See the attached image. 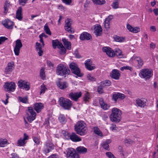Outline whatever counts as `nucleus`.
Wrapping results in <instances>:
<instances>
[{
	"mask_svg": "<svg viewBox=\"0 0 158 158\" xmlns=\"http://www.w3.org/2000/svg\"><path fill=\"white\" fill-rule=\"evenodd\" d=\"M66 152V156L67 158H79V155L73 148H68Z\"/></svg>",
	"mask_w": 158,
	"mask_h": 158,
	"instance_id": "obj_10",
	"label": "nucleus"
},
{
	"mask_svg": "<svg viewBox=\"0 0 158 158\" xmlns=\"http://www.w3.org/2000/svg\"><path fill=\"white\" fill-rule=\"evenodd\" d=\"M76 150L78 153H85L87 151V149L83 146L77 147L76 148Z\"/></svg>",
	"mask_w": 158,
	"mask_h": 158,
	"instance_id": "obj_34",
	"label": "nucleus"
},
{
	"mask_svg": "<svg viewBox=\"0 0 158 158\" xmlns=\"http://www.w3.org/2000/svg\"><path fill=\"white\" fill-rule=\"evenodd\" d=\"M122 111L119 109L114 107L111 109V114L110 116L112 122L118 123L121 119Z\"/></svg>",
	"mask_w": 158,
	"mask_h": 158,
	"instance_id": "obj_1",
	"label": "nucleus"
},
{
	"mask_svg": "<svg viewBox=\"0 0 158 158\" xmlns=\"http://www.w3.org/2000/svg\"><path fill=\"white\" fill-rule=\"evenodd\" d=\"M34 142L37 145H39L40 144V139L38 137H34L33 138Z\"/></svg>",
	"mask_w": 158,
	"mask_h": 158,
	"instance_id": "obj_50",
	"label": "nucleus"
},
{
	"mask_svg": "<svg viewBox=\"0 0 158 158\" xmlns=\"http://www.w3.org/2000/svg\"><path fill=\"white\" fill-rule=\"evenodd\" d=\"M114 39L117 42H121L125 41V38L123 37L115 36L114 37Z\"/></svg>",
	"mask_w": 158,
	"mask_h": 158,
	"instance_id": "obj_40",
	"label": "nucleus"
},
{
	"mask_svg": "<svg viewBox=\"0 0 158 158\" xmlns=\"http://www.w3.org/2000/svg\"><path fill=\"white\" fill-rule=\"evenodd\" d=\"M92 38L91 35L88 32H84L80 36V39L82 40H89Z\"/></svg>",
	"mask_w": 158,
	"mask_h": 158,
	"instance_id": "obj_23",
	"label": "nucleus"
},
{
	"mask_svg": "<svg viewBox=\"0 0 158 158\" xmlns=\"http://www.w3.org/2000/svg\"><path fill=\"white\" fill-rule=\"evenodd\" d=\"M7 40V38L5 36H2L0 37V45L3 43Z\"/></svg>",
	"mask_w": 158,
	"mask_h": 158,
	"instance_id": "obj_54",
	"label": "nucleus"
},
{
	"mask_svg": "<svg viewBox=\"0 0 158 158\" xmlns=\"http://www.w3.org/2000/svg\"><path fill=\"white\" fill-rule=\"evenodd\" d=\"M127 28L130 32L132 33H137L140 31V29L138 27H133L129 24L127 25Z\"/></svg>",
	"mask_w": 158,
	"mask_h": 158,
	"instance_id": "obj_25",
	"label": "nucleus"
},
{
	"mask_svg": "<svg viewBox=\"0 0 158 158\" xmlns=\"http://www.w3.org/2000/svg\"><path fill=\"white\" fill-rule=\"evenodd\" d=\"M104 84L105 86H109L111 84V82L108 80H106L104 82Z\"/></svg>",
	"mask_w": 158,
	"mask_h": 158,
	"instance_id": "obj_62",
	"label": "nucleus"
},
{
	"mask_svg": "<svg viewBox=\"0 0 158 158\" xmlns=\"http://www.w3.org/2000/svg\"><path fill=\"white\" fill-rule=\"evenodd\" d=\"M93 2L96 5H102L106 3L105 0H92Z\"/></svg>",
	"mask_w": 158,
	"mask_h": 158,
	"instance_id": "obj_38",
	"label": "nucleus"
},
{
	"mask_svg": "<svg viewBox=\"0 0 158 158\" xmlns=\"http://www.w3.org/2000/svg\"><path fill=\"white\" fill-rule=\"evenodd\" d=\"M53 148V146L52 143H46L44 146L43 151L44 153L46 154L49 153Z\"/></svg>",
	"mask_w": 158,
	"mask_h": 158,
	"instance_id": "obj_22",
	"label": "nucleus"
},
{
	"mask_svg": "<svg viewBox=\"0 0 158 158\" xmlns=\"http://www.w3.org/2000/svg\"><path fill=\"white\" fill-rule=\"evenodd\" d=\"M120 74L118 70L117 69H114L110 73L111 77L115 80L119 79Z\"/></svg>",
	"mask_w": 158,
	"mask_h": 158,
	"instance_id": "obj_26",
	"label": "nucleus"
},
{
	"mask_svg": "<svg viewBox=\"0 0 158 158\" xmlns=\"http://www.w3.org/2000/svg\"><path fill=\"white\" fill-rule=\"evenodd\" d=\"M47 89L45 85L43 84L40 86V94L44 93L45 91L47 90Z\"/></svg>",
	"mask_w": 158,
	"mask_h": 158,
	"instance_id": "obj_44",
	"label": "nucleus"
},
{
	"mask_svg": "<svg viewBox=\"0 0 158 158\" xmlns=\"http://www.w3.org/2000/svg\"><path fill=\"white\" fill-rule=\"evenodd\" d=\"M85 64L86 68L89 70H91L95 68V65L93 64L92 61L90 59H88L86 60Z\"/></svg>",
	"mask_w": 158,
	"mask_h": 158,
	"instance_id": "obj_20",
	"label": "nucleus"
},
{
	"mask_svg": "<svg viewBox=\"0 0 158 158\" xmlns=\"http://www.w3.org/2000/svg\"><path fill=\"white\" fill-rule=\"evenodd\" d=\"M75 129L77 134L80 135H84L87 133V128L84 122L79 121L75 126Z\"/></svg>",
	"mask_w": 158,
	"mask_h": 158,
	"instance_id": "obj_2",
	"label": "nucleus"
},
{
	"mask_svg": "<svg viewBox=\"0 0 158 158\" xmlns=\"http://www.w3.org/2000/svg\"><path fill=\"white\" fill-rule=\"evenodd\" d=\"M103 87L101 86H99L98 88V92L99 94H102L103 92Z\"/></svg>",
	"mask_w": 158,
	"mask_h": 158,
	"instance_id": "obj_56",
	"label": "nucleus"
},
{
	"mask_svg": "<svg viewBox=\"0 0 158 158\" xmlns=\"http://www.w3.org/2000/svg\"><path fill=\"white\" fill-rule=\"evenodd\" d=\"M14 66L13 62H9L5 69L4 72L6 74H10L13 71Z\"/></svg>",
	"mask_w": 158,
	"mask_h": 158,
	"instance_id": "obj_18",
	"label": "nucleus"
},
{
	"mask_svg": "<svg viewBox=\"0 0 158 158\" xmlns=\"http://www.w3.org/2000/svg\"><path fill=\"white\" fill-rule=\"evenodd\" d=\"M93 130L94 133L98 136L101 137L103 136L102 132L98 127H94Z\"/></svg>",
	"mask_w": 158,
	"mask_h": 158,
	"instance_id": "obj_32",
	"label": "nucleus"
},
{
	"mask_svg": "<svg viewBox=\"0 0 158 158\" xmlns=\"http://www.w3.org/2000/svg\"><path fill=\"white\" fill-rule=\"evenodd\" d=\"M139 74L141 78L149 79L153 75V71L151 69H143L141 70Z\"/></svg>",
	"mask_w": 158,
	"mask_h": 158,
	"instance_id": "obj_8",
	"label": "nucleus"
},
{
	"mask_svg": "<svg viewBox=\"0 0 158 158\" xmlns=\"http://www.w3.org/2000/svg\"><path fill=\"white\" fill-rule=\"evenodd\" d=\"M36 49L37 51L40 56H41L43 54V51L42 49V46L40 44L36 43Z\"/></svg>",
	"mask_w": 158,
	"mask_h": 158,
	"instance_id": "obj_31",
	"label": "nucleus"
},
{
	"mask_svg": "<svg viewBox=\"0 0 158 158\" xmlns=\"http://www.w3.org/2000/svg\"><path fill=\"white\" fill-rule=\"evenodd\" d=\"M94 30V32L97 36H99L102 35V30L101 26L98 24L94 25L92 28Z\"/></svg>",
	"mask_w": 158,
	"mask_h": 158,
	"instance_id": "obj_15",
	"label": "nucleus"
},
{
	"mask_svg": "<svg viewBox=\"0 0 158 158\" xmlns=\"http://www.w3.org/2000/svg\"><path fill=\"white\" fill-rule=\"evenodd\" d=\"M90 99V96L89 94L88 93H87L85 95L84 97V100L86 103L87 102H89Z\"/></svg>",
	"mask_w": 158,
	"mask_h": 158,
	"instance_id": "obj_49",
	"label": "nucleus"
},
{
	"mask_svg": "<svg viewBox=\"0 0 158 158\" xmlns=\"http://www.w3.org/2000/svg\"><path fill=\"white\" fill-rule=\"evenodd\" d=\"M112 6L114 9H117L118 8V1L115 0L113 2Z\"/></svg>",
	"mask_w": 158,
	"mask_h": 158,
	"instance_id": "obj_48",
	"label": "nucleus"
},
{
	"mask_svg": "<svg viewBox=\"0 0 158 158\" xmlns=\"http://www.w3.org/2000/svg\"><path fill=\"white\" fill-rule=\"evenodd\" d=\"M4 27L8 29H12L13 27V23L9 19H6L2 21Z\"/></svg>",
	"mask_w": 158,
	"mask_h": 158,
	"instance_id": "obj_21",
	"label": "nucleus"
},
{
	"mask_svg": "<svg viewBox=\"0 0 158 158\" xmlns=\"http://www.w3.org/2000/svg\"><path fill=\"white\" fill-rule=\"evenodd\" d=\"M118 94L117 93H115L113 94V95L112 99L113 101H114L115 102H117V100L118 99Z\"/></svg>",
	"mask_w": 158,
	"mask_h": 158,
	"instance_id": "obj_51",
	"label": "nucleus"
},
{
	"mask_svg": "<svg viewBox=\"0 0 158 158\" xmlns=\"http://www.w3.org/2000/svg\"><path fill=\"white\" fill-rule=\"evenodd\" d=\"M44 30L47 34L50 35H51V31L47 24L44 26Z\"/></svg>",
	"mask_w": 158,
	"mask_h": 158,
	"instance_id": "obj_46",
	"label": "nucleus"
},
{
	"mask_svg": "<svg viewBox=\"0 0 158 158\" xmlns=\"http://www.w3.org/2000/svg\"><path fill=\"white\" fill-rule=\"evenodd\" d=\"M102 51L105 52L110 57H114L115 55L114 51L109 47H104L102 48Z\"/></svg>",
	"mask_w": 158,
	"mask_h": 158,
	"instance_id": "obj_16",
	"label": "nucleus"
},
{
	"mask_svg": "<svg viewBox=\"0 0 158 158\" xmlns=\"http://www.w3.org/2000/svg\"><path fill=\"white\" fill-rule=\"evenodd\" d=\"M45 35V34L44 33H42L39 35V37L40 38V41L42 43L43 46L44 45V43L43 40L42 38V37Z\"/></svg>",
	"mask_w": 158,
	"mask_h": 158,
	"instance_id": "obj_57",
	"label": "nucleus"
},
{
	"mask_svg": "<svg viewBox=\"0 0 158 158\" xmlns=\"http://www.w3.org/2000/svg\"><path fill=\"white\" fill-rule=\"evenodd\" d=\"M22 9L21 7H19L16 11V18L19 21L23 19Z\"/></svg>",
	"mask_w": 158,
	"mask_h": 158,
	"instance_id": "obj_27",
	"label": "nucleus"
},
{
	"mask_svg": "<svg viewBox=\"0 0 158 158\" xmlns=\"http://www.w3.org/2000/svg\"><path fill=\"white\" fill-rule=\"evenodd\" d=\"M117 128L116 125L114 124H112L110 128V130L114 131H116Z\"/></svg>",
	"mask_w": 158,
	"mask_h": 158,
	"instance_id": "obj_53",
	"label": "nucleus"
},
{
	"mask_svg": "<svg viewBox=\"0 0 158 158\" xmlns=\"http://www.w3.org/2000/svg\"><path fill=\"white\" fill-rule=\"evenodd\" d=\"M71 19H67L65 20V25L64 26V29L65 30L70 33H73L74 31V30L71 29V24L70 23Z\"/></svg>",
	"mask_w": 158,
	"mask_h": 158,
	"instance_id": "obj_17",
	"label": "nucleus"
},
{
	"mask_svg": "<svg viewBox=\"0 0 158 158\" xmlns=\"http://www.w3.org/2000/svg\"><path fill=\"white\" fill-rule=\"evenodd\" d=\"M8 143V142L6 139H0V147H4Z\"/></svg>",
	"mask_w": 158,
	"mask_h": 158,
	"instance_id": "obj_36",
	"label": "nucleus"
},
{
	"mask_svg": "<svg viewBox=\"0 0 158 158\" xmlns=\"http://www.w3.org/2000/svg\"><path fill=\"white\" fill-rule=\"evenodd\" d=\"M59 102L60 105L65 109H69L72 105V102L70 100L63 97L60 98Z\"/></svg>",
	"mask_w": 158,
	"mask_h": 158,
	"instance_id": "obj_7",
	"label": "nucleus"
},
{
	"mask_svg": "<svg viewBox=\"0 0 158 158\" xmlns=\"http://www.w3.org/2000/svg\"><path fill=\"white\" fill-rule=\"evenodd\" d=\"M44 107L43 105L40 102L35 103L34 104V109L37 113L40 112Z\"/></svg>",
	"mask_w": 158,
	"mask_h": 158,
	"instance_id": "obj_24",
	"label": "nucleus"
},
{
	"mask_svg": "<svg viewBox=\"0 0 158 158\" xmlns=\"http://www.w3.org/2000/svg\"><path fill=\"white\" fill-rule=\"evenodd\" d=\"M27 141L23 140L22 138H21L17 142V145L19 146H23L26 143Z\"/></svg>",
	"mask_w": 158,
	"mask_h": 158,
	"instance_id": "obj_42",
	"label": "nucleus"
},
{
	"mask_svg": "<svg viewBox=\"0 0 158 158\" xmlns=\"http://www.w3.org/2000/svg\"><path fill=\"white\" fill-rule=\"evenodd\" d=\"M18 85L19 88L26 90H28L30 88V83L24 81L20 80L18 82Z\"/></svg>",
	"mask_w": 158,
	"mask_h": 158,
	"instance_id": "obj_12",
	"label": "nucleus"
},
{
	"mask_svg": "<svg viewBox=\"0 0 158 158\" xmlns=\"http://www.w3.org/2000/svg\"><path fill=\"white\" fill-rule=\"evenodd\" d=\"M81 92H71L69 94V98L72 100L76 101L80 97L81 95Z\"/></svg>",
	"mask_w": 158,
	"mask_h": 158,
	"instance_id": "obj_19",
	"label": "nucleus"
},
{
	"mask_svg": "<svg viewBox=\"0 0 158 158\" xmlns=\"http://www.w3.org/2000/svg\"><path fill=\"white\" fill-rule=\"evenodd\" d=\"M58 48L60 49V54H64L66 53V49L62 44H60Z\"/></svg>",
	"mask_w": 158,
	"mask_h": 158,
	"instance_id": "obj_39",
	"label": "nucleus"
},
{
	"mask_svg": "<svg viewBox=\"0 0 158 158\" xmlns=\"http://www.w3.org/2000/svg\"><path fill=\"white\" fill-rule=\"evenodd\" d=\"M11 4L8 0H6L4 5V10L5 13H7L8 10V8L11 6Z\"/></svg>",
	"mask_w": 158,
	"mask_h": 158,
	"instance_id": "obj_33",
	"label": "nucleus"
},
{
	"mask_svg": "<svg viewBox=\"0 0 158 158\" xmlns=\"http://www.w3.org/2000/svg\"><path fill=\"white\" fill-rule=\"evenodd\" d=\"M62 41L63 42V44L64 46L66 47V48L68 50H70L71 49V43L69 42L65 38H63Z\"/></svg>",
	"mask_w": 158,
	"mask_h": 158,
	"instance_id": "obj_30",
	"label": "nucleus"
},
{
	"mask_svg": "<svg viewBox=\"0 0 158 158\" xmlns=\"http://www.w3.org/2000/svg\"><path fill=\"white\" fill-rule=\"evenodd\" d=\"M23 44L20 40L18 39L16 41L15 46L14 49V51L15 55H19L20 50Z\"/></svg>",
	"mask_w": 158,
	"mask_h": 158,
	"instance_id": "obj_13",
	"label": "nucleus"
},
{
	"mask_svg": "<svg viewBox=\"0 0 158 158\" xmlns=\"http://www.w3.org/2000/svg\"><path fill=\"white\" fill-rule=\"evenodd\" d=\"M4 87L7 91L13 92L15 89V83L13 82H6L5 83L4 85Z\"/></svg>",
	"mask_w": 158,
	"mask_h": 158,
	"instance_id": "obj_14",
	"label": "nucleus"
},
{
	"mask_svg": "<svg viewBox=\"0 0 158 158\" xmlns=\"http://www.w3.org/2000/svg\"><path fill=\"white\" fill-rule=\"evenodd\" d=\"M58 120L59 122L62 123H64L66 122V118L65 116L63 114H60L59 116Z\"/></svg>",
	"mask_w": 158,
	"mask_h": 158,
	"instance_id": "obj_41",
	"label": "nucleus"
},
{
	"mask_svg": "<svg viewBox=\"0 0 158 158\" xmlns=\"http://www.w3.org/2000/svg\"><path fill=\"white\" fill-rule=\"evenodd\" d=\"M61 44V43L59 42V41L57 40H53L52 41V45L53 48L55 49L56 48V47L58 48L60 44Z\"/></svg>",
	"mask_w": 158,
	"mask_h": 158,
	"instance_id": "obj_43",
	"label": "nucleus"
},
{
	"mask_svg": "<svg viewBox=\"0 0 158 158\" xmlns=\"http://www.w3.org/2000/svg\"><path fill=\"white\" fill-rule=\"evenodd\" d=\"M27 0H19V2L20 4L24 6L27 3Z\"/></svg>",
	"mask_w": 158,
	"mask_h": 158,
	"instance_id": "obj_61",
	"label": "nucleus"
},
{
	"mask_svg": "<svg viewBox=\"0 0 158 158\" xmlns=\"http://www.w3.org/2000/svg\"><path fill=\"white\" fill-rule=\"evenodd\" d=\"M147 100L145 98H138L135 100V105L137 107L144 108L147 106Z\"/></svg>",
	"mask_w": 158,
	"mask_h": 158,
	"instance_id": "obj_11",
	"label": "nucleus"
},
{
	"mask_svg": "<svg viewBox=\"0 0 158 158\" xmlns=\"http://www.w3.org/2000/svg\"><path fill=\"white\" fill-rule=\"evenodd\" d=\"M36 114L33 108L31 107H29L26 111L25 117L28 121L31 123L35 120Z\"/></svg>",
	"mask_w": 158,
	"mask_h": 158,
	"instance_id": "obj_5",
	"label": "nucleus"
},
{
	"mask_svg": "<svg viewBox=\"0 0 158 158\" xmlns=\"http://www.w3.org/2000/svg\"><path fill=\"white\" fill-rule=\"evenodd\" d=\"M19 100L21 102L25 103H28L27 98V97H19Z\"/></svg>",
	"mask_w": 158,
	"mask_h": 158,
	"instance_id": "obj_45",
	"label": "nucleus"
},
{
	"mask_svg": "<svg viewBox=\"0 0 158 158\" xmlns=\"http://www.w3.org/2000/svg\"><path fill=\"white\" fill-rule=\"evenodd\" d=\"M124 69L131 70V68L129 66H126L121 67L120 68V70L121 71H123Z\"/></svg>",
	"mask_w": 158,
	"mask_h": 158,
	"instance_id": "obj_59",
	"label": "nucleus"
},
{
	"mask_svg": "<svg viewBox=\"0 0 158 158\" xmlns=\"http://www.w3.org/2000/svg\"><path fill=\"white\" fill-rule=\"evenodd\" d=\"M106 155L109 158H116L114 155L110 152H107L106 153Z\"/></svg>",
	"mask_w": 158,
	"mask_h": 158,
	"instance_id": "obj_55",
	"label": "nucleus"
},
{
	"mask_svg": "<svg viewBox=\"0 0 158 158\" xmlns=\"http://www.w3.org/2000/svg\"><path fill=\"white\" fill-rule=\"evenodd\" d=\"M70 73L68 67L65 64H60L58 65L56 69V73L61 76L69 74Z\"/></svg>",
	"mask_w": 158,
	"mask_h": 158,
	"instance_id": "obj_4",
	"label": "nucleus"
},
{
	"mask_svg": "<svg viewBox=\"0 0 158 158\" xmlns=\"http://www.w3.org/2000/svg\"><path fill=\"white\" fill-rule=\"evenodd\" d=\"M113 16L112 15L109 16L106 19L105 21L106 22H110V21L113 19Z\"/></svg>",
	"mask_w": 158,
	"mask_h": 158,
	"instance_id": "obj_60",
	"label": "nucleus"
},
{
	"mask_svg": "<svg viewBox=\"0 0 158 158\" xmlns=\"http://www.w3.org/2000/svg\"><path fill=\"white\" fill-rule=\"evenodd\" d=\"M44 71V68H42L41 69L40 72V77L43 80H44L45 77V73Z\"/></svg>",
	"mask_w": 158,
	"mask_h": 158,
	"instance_id": "obj_47",
	"label": "nucleus"
},
{
	"mask_svg": "<svg viewBox=\"0 0 158 158\" xmlns=\"http://www.w3.org/2000/svg\"><path fill=\"white\" fill-rule=\"evenodd\" d=\"M48 158H59V157L57 155L54 154L49 156Z\"/></svg>",
	"mask_w": 158,
	"mask_h": 158,
	"instance_id": "obj_64",
	"label": "nucleus"
},
{
	"mask_svg": "<svg viewBox=\"0 0 158 158\" xmlns=\"http://www.w3.org/2000/svg\"><path fill=\"white\" fill-rule=\"evenodd\" d=\"M57 86L61 89H64L68 86V84L65 82L59 81L57 83Z\"/></svg>",
	"mask_w": 158,
	"mask_h": 158,
	"instance_id": "obj_29",
	"label": "nucleus"
},
{
	"mask_svg": "<svg viewBox=\"0 0 158 158\" xmlns=\"http://www.w3.org/2000/svg\"><path fill=\"white\" fill-rule=\"evenodd\" d=\"M62 134L67 139H70L74 142H79L81 140V138L74 133L70 134L67 131H62Z\"/></svg>",
	"mask_w": 158,
	"mask_h": 158,
	"instance_id": "obj_6",
	"label": "nucleus"
},
{
	"mask_svg": "<svg viewBox=\"0 0 158 158\" xmlns=\"http://www.w3.org/2000/svg\"><path fill=\"white\" fill-rule=\"evenodd\" d=\"M11 158H19V156L15 153H12L11 154Z\"/></svg>",
	"mask_w": 158,
	"mask_h": 158,
	"instance_id": "obj_63",
	"label": "nucleus"
},
{
	"mask_svg": "<svg viewBox=\"0 0 158 158\" xmlns=\"http://www.w3.org/2000/svg\"><path fill=\"white\" fill-rule=\"evenodd\" d=\"M111 142L110 140H108L105 141L103 142L102 143V145L103 148L107 150L109 149V146L108 144Z\"/></svg>",
	"mask_w": 158,
	"mask_h": 158,
	"instance_id": "obj_37",
	"label": "nucleus"
},
{
	"mask_svg": "<svg viewBox=\"0 0 158 158\" xmlns=\"http://www.w3.org/2000/svg\"><path fill=\"white\" fill-rule=\"evenodd\" d=\"M87 78L88 80L91 81H95V80L94 77L91 76L90 74H88L87 75Z\"/></svg>",
	"mask_w": 158,
	"mask_h": 158,
	"instance_id": "obj_58",
	"label": "nucleus"
},
{
	"mask_svg": "<svg viewBox=\"0 0 158 158\" xmlns=\"http://www.w3.org/2000/svg\"><path fill=\"white\" fill-rule=\"evenodd\" d=\"M119 99L120 100H123L125 98V95L122 93H118Z\"/></svg>",
	"mask_w": 158,
	"mask_h": 158,
	"instance_id": "obj_52",
	"label": "nucleus"
},
{
	"mask_svg": "<svg viewBox=\"0 0 158 158\" xmlns=\"http://www.w3.org/2000/svg\"><path fill=\"white\" fill-rule=\"evenodd\" d=\"M69 67L73 73L79 77H81L82 76L77 64L74 62L71 63L69 65Z\"/></svg>",
	"mask_w": 158,
	"mask_h": 158,
	"instance_id": "obj_9",
	"label": "nucleus"
},
{
	"mask_svg": "<svg viewBox=\"0 0 158 158\" xmlns=\"http://www.w3.org/2000/svg\"><path fill=\"white\" fill-rule=\"evenodd\" d=\"M115 54L118 57L122 58L123 57V55L122 51L119 48L115 49Z\"/></svg>",
	"mask_w": 158,
	"mask_h": 158,
	"instance_id": "obj_35",
	"label": "nucleus"
},
{
	"mask_svg": "<svg viewBox=\"0 0 158 158\" xmlns=\"http://www.w3.org/2000/svg\"><path fill=\"white\" fill-rule=\"evenodd\" d=\"M99 104L101 108L104 110H107L110 107V106L104 102L102 98L99 99Z\"/></svg>",
	"mask_w": 158,
	"mask_h": 158,
	"instance_id": "obj_28",
	"label": "nucleus"
},
{
	"mask_svg": "<svg viewBox=\"0 0 158 158\" xmlns=\"http://www.w3.org/2000/svg\"><path fill=\"white\" fill-rule=\"evenodd\" d=\"M130 63L137 69H140L143 64V60L139 56L134 55L130 59Z\"/></svg>",
	"mask_w": 158,
	"mask_h": 158,
	"instance_id": "obj_3",
	"label": "nucleus"
}]
</instances>
